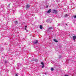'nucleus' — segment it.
Masks as SVG:
<instances>
[{
	"label": "nucleus",
	"mask_w": 76,
	"mask_h": 76,
	"mask_svg": "<svg viewBox=\"0 0 76 76\" xmlns=\"http://www.w3.org/2000/svg\"><path fill=\"white\" fill-rule=\"evenodd\" d=\"M34 43L35 44H36L38 43V40H36L35 41H34Z\"/></svg>",
	"instance_id": "1"
},
{
	"label": "nucleus",
	"mask_w": 76,
	"mask_h": 76,
	"mask_svg": "<svg viewBox=\"0 0 76 76\" xmlns=\"http://www.w3.org/2000/svg\"><path fill=\"white\" fill-rule=\"evenodd\" d=\"M41 64L42 65V68H44V64L43 62H41Z\"/></svg>",
	"instance_id": "2"
},
{
	"label": "nucleus",
	"mask_w": 76,
	"mask_h": 76,
	"mask_svg": "<svg viewBox=\"0 0 76 76\" xmlns=\"http://www.w3.org/2000/svg\"><path fill=\"white\" fill-rule=\"evenodd\" d=\"M30 7V6H29V5L27 4L26 5V8H27V9H29Z\"/></svg>",
	"instance_id": "3"
},
{
	"label": "nucleus",
	"mask_w": 76,
	"mask_h": 76,
	"mask_svg": "<svg viewBox=\"0 0 76 76\" xmlns=\"http://www.w3.org/2000/svg\"><path fill=\"white\" fill-rule=\"evenodd\" d=\"M57 10H53V13H57Z\"/></svg>",
	"instance_id": "4"
},
{
	"label": "nucleus",
	"mask_w": 76,
	"mask_h": 76,
	"mask_svg": "<svg viewBox=\"0 0 76 76\" xmlns=\"http://www.w3.org/2000/svg\"><path fill=\"white\" fill-rule=\"evenodd\" d=\"M51 12V9H50L47 12L49 13H50Z\"/></svg>",
	"instance_id": "5"
},
{
	"label": "nucleus",
	"mask_w": 76,
	"mask_h": 76,
	"mask_svg": "<svg viewBox=\"0 0 76 76\" xmlns=\"http://www.w3.org/2000/svg\"><path fill=\"white\" fill-rule=\"evenodd\" d=\"M47 23H51V21H50V20H48L47 21Z\"/></svg>",
	"instance_id": "6"
},
{
	"label": "nucleus",
	"mask_w": 76,
	"mask_h": 76,
	"mask_svg": "<svg viewBox=\"0 0 76 76\" xmlns=\"http://www.w3.org/2000/svg\"><path fill=\"white\" fill-rule=\"evenodd\" d=\"M53 41H55V42H58V41L56 39H54L53 40Z\"/></svg>",
	"instance_id": "7"
},
{
	"label": "nucleus",
	"mask_w": 76,
	"mask_h": 76,
	"mask_svg": "<svg viewBox=\"0 0 76 76\" xmlns=\"http://www.w3.org/2000/svg\"><path fill=\"white\" fill-rule=\"evenodd\" d=\"M40 29H42V26L40 25Z\"/></svg>",
	"instance_id": "8"
},
{
	"label": "nucleus",
	"mask_w": 76,
	"mask_h": 76,
	"mask_svg": "<svg viewBox=\"0 0 76 76\" xmlns=\"http://www.w3.org/2000/svg\"><path fill=\"white\" fill-rule=\"evenodd\" d=\"M49 29H52V30H53V28L52 27H49Z\"/></svg>",
	"instance_id": "9"
},
{
	"label": "nucleus",
	"mask_w": 76,
	"mask_h": 76,
	"mask_svg": "<svg viewBox=\"0 0 76 76\" xmlns=\"http://www.w3.org/2000/svg\"><path fill=\"white\" fill-rule=\"evenodd\" d=\"M73 38H76V36H74L73 37Z\"/></svg>",
	"instance_id": "10"
},
{
	"label": "nucleus",
	"mask_w": 76,
	"mask_h": 76,
	"mask_svg": "<svg viewBox=\"0 0 76 76\" xmlns=\"http://www.w3.org/2000/svg\"><path fill=\"white\" fill-rule=\"evenodd\" d=\"M15 23H16V24H18V21H15Z\"/></svg>",
	"instance_id": "11"
},
{
	"label": "nucleus",
	"mask_w": 76,
	"mask_h": 76,
	"mask_svg": "<svg viewBox=\"0 0 76 76\" xmlns=\"http://www.w3.org/2000/svg\"><path fill=\"white\" fill-rule=\"evenodd\" d=\"M51 70L52 71H53V70H54V68H51Z\"/></svg>",
	"instance_id": "12"
},
{
	"label": "nucleus",
	"mask_w": 76,
	"mask_h": 76,
	"mask_svg": "<svg viewBox=\"0 0 76 76\" xmlns=\"http://www.w3.org/2000/svg\"><path fill=\"white\" fill-rule=\"evenodd\" d=\"M67 16H68V15H67V14H66L65 15V17H66Z\"/></svg>",
	"instance_id": "13"
},
{
	"label": "nucleus",
	"mask_w": 76,
	"mask_h": 76,
	"mask_svg": "<svg viewBox=\"0 0 76 76\" xmlns=\"http://www.w3.org/2000/svg\"><path fill=\"white\" fill-rule=\"evenodd\" d=\"M74 41H75V39H76V38H73V39Z\"/></svg>",
	"instance_id": "14"
},
{
	"label": "nucleus",
	"mask_w": 76,
	"mask_h": 76,
	"mask_svg": "<svg viewBox=\"0 0 76 76\" xmlns=\"http://www.w3.org/2000/svg\"><path fill=\"white\" fill-rule=\"evenodd\" d=\"M48 5L46 7L47 8H48Z\"/></svg>",
	"instance_id": "15"
},
{
	"label": "nucleus",
	"mask_w": 76,
	"mask_h": 76,
	"mask_svg": "<svg viewBox=\"0 0 76 76\" xmlns=\"http://www.w3.org/2000/svg\"><path fill=\"white\" fill-rule=\"evenodd\" d=\"M5 63H7V61H5Z\"/></svg>",
	"instance_id": "16"
},
{
	"label": "nucleus",
	"mask_w": 76,
	"mask_h": 76,
	"mask_svg": "<svg viewBox=\"0 0 76 76\" xmlns=\"http://www.w3.org/2000/svg\"><path fill=\"white\" fill-rule=\"evenodd\" d=\"M17 69H19V67H18L17 68Z\"/></svg>",
	"instance_id": "17"
},
{
	"label": "nucleus",
	"mask_w": 76,
	"mask_h": 76,
	"mask_svg": "<svg viewBox=\"0 0 76 76\" xmlns=\"http://www.w3.org/2000/svg\"><path fill=\"white\" fill-rule=\"evenodd\" d=\"M18 75L17 74H16L15 75V76H18Z\"/></svg>",
	"instance_id": "18"
},
{
	"label": "nucleus",
	"mask_w": 76,
	"mask_h": 76,
	"mask_svg": "<svg viewBox=\"0 0 76 76\" xmlns=\"http://www.w3.org/2000/svg\"><path fill=\"white\" fill-rule=\"evenodd\" d=\"M25 27L26 28H27V26H25Z\"/></svg>",
	"instance_id": "19"
},
{
	"label": "nucleus",
	"mask_w": 76,
	"mask_h": 76,
	"mask_svg": "<svg viewBox=\"0 0 76 76\" xmlns=\"http://www.w3.org/2000/svg\"><path fill=\"white\" fill-rule=\"evenodd\" d=\"M64 76H69V75H64Z\"/></svg>",
	"instance_id": "20"
},
{
	"label": "nucleus",
	"mask_w": 76,
	"mask_h": 76,
	"mask_svg": "<svg viewBox=\"0 0 76 76\" xmlns=\"http://www.w3.org/2000/svg\"><path fill=\"white\" fill-rule=\"evenodd\" d=\"M25 30H26V28H25Z\"/></svg>",
	"instance_id": "21"
},
{
	"label": "nucleus",
	"mask_w": 76,
	"mask_h": 76,
	"mask_svg": "<svg viewBox=\"0 0 76 76\" xmlns=\"http://www.w3.org/2000/svg\"><path fill=\"white\" fill-rule=\"evenodd\" d=\"M18 66H19L18 65Z\"/></svg>",
	"instance_id": "22"
}]
</instances>
